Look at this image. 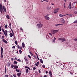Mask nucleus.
Masks as SVG:
<instances>
[{
  "label": "nucleus",
  "mask_w": 77,
  "mask_h": 77,
  "mask_svg": "<svg viewBox=\"0 0 77 77\" xmlns=\"http://www.w3.org/2000/svg\"><path fill=\"white\" fill-rule=\"evenodd\" d=\"M2 30L3 32V33L5 35V36H8V31H7V30H5L3 29H2Z\"/></svg>",
  "instance_id": "1"
},
{
  "label": "nucleus",
  "mask_w": 77,
  "mask_h": 77,
  "mask_svg": "<svg viewBox=\"0 0 77 77\" xmlns=\"http://www.w3.org/2000/svg\"><path fill=\"white\" fill-rule=\"evenodd\" d=\"M59 32V30H53L52 32L51 33H52V34H55L56 33H57V32Z\"/></svg>",
  "instance_id": "2"
},
{
  "label": "nucleus",
  "mask_w": 77,
  "mask_h": 77,
  "mask_svg": "<svg viewBox=\"0 0 77 77\" xmlns=\"http://www.w3.org/2000/svg\"><path fill=\"white\" fill-rule=\"evenodd\" d=\"M37 25L38 26V27L39 29H40V28H41L42 27V26H43V24L39 23L37 24Z\"/></svg>",
  "instance_id": "3"
},
{
  "label": "nucleus",
  "mask_w": 77,
  "mask_h": 77,
  "mask_svg": "<svg viewBox=\"0 0 77 77\" xmlns=\"http://www.w3.org/2000/svg\"><path fill=\"white\" fill-rule=\"evenodd\" d=\"M59 8H58L56 9H55L54 11V14H56L57 12L58 11H59Z\"/></svg>",
  "instance_id": "4"
},
{
  "label": "nucleus",
  "mask_w": 77,
  "mask_h": 77,
  "mask_svg": "<svg viewBox=\"0 0 77 77\" xmlns=\"http://www.w3.org/2000/svg\"><path fill=\"white\" fill-rule=\"evenodd\" d=\"M58 40H60V41H61L62 42H64L66 41V39L65 38H59L58 39Z\"/></svg>",
  "instance_id": "5"
},
{
  "label": "nucleus",
  "mask_w": 77,
  "mask_h": 77,
  "mask_svg": "<svg viewBox=\"0 0 77 77\" xmlns=\"http://www.w3.org/2000/svg\"><path fill=\"white\" fill-rule=\"evenodd\" d=\"M48 17V14H47L46 16H45V18L47 20H50V17Z\"/></svg>",
  "instance_id": "6"
},
{
  "label": "nucleus",
  "mask_w": 77,
  "mask_h": 77,
  "mask_svg": "<svg viewBox=\"0 0 77 77\" xmlns=\"http://www.w3.org/2000/svg\"><path fill=\"white\" fill-rule=\"evenodd\" d=\"M61 20L62 22V23H63V24H65V20H64V19L63 18H62L61 19Z\"/></svg>",
  "instance_id": "7"
},
{
  "label": "nucleus",
  "mask_w": 77,
  "mask_h": 77,
  "mask_svg": "<svg viewBox=\"0 0 77 77\" xmlns=\"http://www.w3.org/2000/svg\"><path fill=\"white\" fill-rule=\"evenodd\" d=\"M2 41L4 42H5V43L6 44H8V42H7V41H6V40L5 39H3L2 40Z\"/></svg>",
  "instance_id": "8"
},
{
  "label": "nucleus",
  "mask_w": 77,
  "mask_h": 77,
  "mask_svg": "<svg viewBox=\"0 0 77 77\" xmlns=\"http://www.w3.org/2000/svg\"><path fill=\"white\" fill-rule=\"evenodd\" d=\"M39 62H38L37 63H35V64L36 66H38V65H39Z\"/></svg>",
  "instance_id": "9"
},
{
  "label": "nucleus",
  "mask_w": 77,
  "mask_h": 77,
  "mask_svg": "<svg viewBox=\"0 0 77 77\" xmlns=\"http://www.w3.org/2000/svg\"><path fill=\"white\" fill-rule=\"evenodd\" d=\"M9 35H10V37H11V38H12V37L13 36V34H12V33H11Z\"/></svg>",
  "instance_id": "10"
},
{
  "label": "nucleus",
  "mask_w": 77,
  "mask_h": 77,
  "mask_svg": "<svg viewBox=\"0 0 77 77\" xmlns=\"http://www.w3.org/2000/svg\"><path fill=\"white\" fill-rule=\"evenodd\" d=\"M65 15H63L62 14H59V16H60V17H65Z\"/></svg>",
  "instance_id": "11"
},
{
  "label": "nucleus",
  "mask_w": 77,
  "mask_h": 77,
  "mask_svg": "<svg viewBox=\"0 0 77 77\" xmlns=\"http://www.w3.org/2000/svg\"><path fill=\"white\" fill-rule=\"evenodd\" d=\"M3 8L4 12H6V8H5V7L4 6H3Z\"/></svg>",
  "instance_id": "12"
},
{
  "label": "nucleus",
  "mask_w": 77,
  "mask_h": 77,
  "mask_svg": "<svg viewBox=\"0 0 77 77\" xmlns=\"http://www.w3.org/2000/svg\"><path fill=\"white\" fill-rule=\"evenodd\" d=\"M22 47H23L24 48L25 47V45L24 44V43H22Z\"/></svg>",
  "instance_id": "13"
},
{
  "label": "nucleus",
  "mask_w": 77,
  "mask_h": 77,
  "mask_svg": "<svg viewBox=\"0 0 77 77\" xmlns=\"http://www.w3.org/2000/svg\"><path fill=\"white\" fill-rule=\"evenodd\" d=\"M56 38L55 37H54V40H53V43H54L56 41Z\"/></svg>",
  "instance_id": "14"
},
{
  "label": "nucleus",
  "mask_w": 77,
  "mask_h": 77,
  "mask_svg": "<svg viewBox=\"0 0 77 77\" xmlns=\"http://www.w3.org/2000/svg\"><path fill=\"white\" fill-rule=\"evenodd\" d=\"M49 72L50 77H51L52 76V73H51V71H50Z\"/></svg>",
  "instance_id": "15"
},
{
  "label": "nucleus",
  "mask_w": 77,
  "mask_h": 77,
  "mask_svg": "<svg viewBox=\"0 0 77 77\" xmlns=\"http://www.w3.org/2000/svg\"><path fill=\"white\" fill-rule=\"evenodd\" d=\"M14 69H17V68H18V66H14Z\"/></svg>",
  "instance_id": "16"
},
{
  "label": "nucleus",
  "mask_w": 77,
  "mask_h": 77,
  "mask_svg": "<svg viewBox=\"0 0 77 77\" xmlns=\"http://www.w3.org/2000/svg\"><path fill=\"white\" fill-rule=\"evenodd\" d=\"M25 68H27V69H29V70H30V67H28L27 66H25Z\"/></svg>",
  "instance_id": "17"
},
{
  "label": "nucleus",
  "mask_w": 77,
  "mask_h": 77,
  "mask_svg": "<svg viewBox=\"0 0 77 77\" xmlns=\"http://www.w3.org/2000/svg\"><path fill=\"white\" fill-rule=\"evenodd\" d=\"M24 59L25 60H26V61H29V59H28V58L25 57Z\"/></svg>",
  "instance_id": "18"
},
{
  "label": "nucleus",
  "mask_w": 77,
  "mask_h": 77,
  "mask_svg": "<svg viewBox=\"0 0 77 77\" xmlns=\"http://www.w3.org/2000/svg\"><path fill=\"white\" fill-rule=\"evenodd\" d=\"M8 66H11V63L8 62Z\"/></svg>",
  "instance_id": "19"
},
{
  "label": "nucleus",
  "mask_w": 77,
  "mask_h": 77,
  "mask_svg": "<svg viewBox=\"0 0 77 77\" xmlns=\"http://www.w3.org/2000/svg\"><path fill=\"white\" fill-rule=\"evenodd\" d=\"M1 53H3V48H2V47H1Z\"/></svg>",
  "instance_id": "20"
},
{
  "label": "nucleus",
  "mask_w": 77,
  "mask_h": 77,
  "mask_svg": "<svg viewBox=\"0 0 77 77\" xmlns=\"http://www.w3.org/2000/svg\"><path fill=\"white\" fill-rule=\"evenodd\" d=\"M21 73H18L17 74V75H18V76H20V75H21Z\"/></svg>",
  "instance_id": "21"
},
{
  "label": "nucleus",
  "mask_w": 77,
  "mask_h": 77,
  "mask_svg": "<svg viewBox=\"0 0 77 77\" xmlns=\"http://www.w3.org/2000/svg\"><path fill=\"white\" fill-rule=\"evenodd\" d=\"M6 17L8 19H10V17H9V15H7L6 16Z\"/></svg>",
  "instance_id": "22"
},
{
  "label": "nucleus",
  "mask_w": 77,
  "mask_h": 77,
  "mask_svg": "<svg viewBox=\"0 0 77 77\" xmlns=\"http://www.w3.org/2000/svg\"><path fill=\"white\" fill-rule=\"evenodd\" d=\"M68 8H69V9H71V5H69L68 6Z\"/></svg>",
  "instance_id": "23"
},
{
  "label": "nucleus",
  "mask_w": 77,
  "mask_h": 77,
  "mask_svg": "<svg viewBox=\"0 0 77 77\" xmlns=\"http://www.w3.org/2000/svg\"><path fill=\"white\" fill-rule=\"evenodd\" d=\"M26 73H27L29 72V69H26Z\"/></svg>",
  "instance_id": "24"
},
{
  "label": "nucleus",
  "mask_w": 77,
  "mask_h": 77,
  "mask_svg": "<svg viewBox=\"0 0 77 77\" xmlns=\"http://www.w3.org/2000/svg\"><path fill=\"white\" fill-rule=\"evenodd\" d=\"M1 39H4L5 38V36H4V35L2 36V37H1Z\"/></svg>",
  "instance_id": "25"
},
{
  "label": "nucleus",
  "mask_w": 77,
  "mask_h": 77,
  "mask_svg": "<svg viewBox=\"0 0 77 77\" xmlns=\"http://www.w3.org/2000/svg\"><path fill=\"white\" fill-rule=\"evenodd\" d=\"M11 68H14V65L12 64L11 66Z\"/></svg>",
  "instance_id": "26"
},
{
  "label": "nucleus",
  "mask_w": 77,
  "mask_h": 77,
  "mask_svg": "<svg viewBox=\"0 0 77 77\" xmlns=\"http://www.w3.org/2000/svg\"><path fill=\"white\" fill-rule=\"evenodd\" d=\"M17 62L16 61H14V64H17Z\"/></svg>",
  "instance_id": "27"
},
{
  "label": "nucleus",
  "mask_w": 77,
  "mask_h": 77,
  "mask_svg": "<svg viewBox=\"0 0 77 77\" xmlns=\"http://www.w3.org/2000/svg\"><path fill=\"white\" fill-rule=\"evenodd\" d=\"M0 11L2 10L3 11V7H0Z\"/></svg>",
  "instance_id": "28"
},
{
  "label": "nucleus",
  "mask_w": 77,
  "mask_h": 77,
  "mask_svg": "<svg viewBox=\"0 0 77 77\" xmlns=\"http://www.w3.org/2000/svg\"><path fill=\"white\" fill-rule=\"evenodd\" d=\"M40 62L42 63H43V61H42V59H40Z\"/></svg>",
  "instance_id": "29"
},
{
  "label": "nucleus",
  "mask_w": 77,
  "mask_h": 77,
  "mask_svg": "<svg viewBox=\"0 0 77 77\" xmlns=\"http://www.w3.org/2000/svg\"><path fill=\"white\" fill-rule=\"evenodd\" d=\"M17 41H15V44H16V45H17V46H18V44H17Z\"/></svg>",
  "instance_id": "30"
},
{
  "label": "nucleus",
  "mask_w": 77,
  "mask_h": 77,
  "mask_svg": "<svg viewBox=\"0 0 77 77\" xmlns=\"http://www.w3.org/2000/svg\"><path fill=\"white\" fill-rule=\"evenodd\" d=\"M19 51L20 54L22 53V51L21 50H19Z\"/></svg>",
  "instance_id": "31"
},
{
  "label": "nucleus",
  "mask_w": 77,
  "mask_h": 77,
  "mask_svg": "<svg viewBox=\"0 0 77 77\" xmlns=\"http://www.w3.org/2000/svg\"><path fill=\"white\" fill-rule=\"evenodd\" d=\"M10 29H11V30L12 31V33H13V34H14V32H13V30H12V28H11H11H10Z\"/></svg>",
  "instance_id": "32"
},
{
  "label": "nucleus",
  "mask_w": 77,
  "mask_h": 77,
  "mask_svg": "<svg viewBox=\"0 0 77 77\" xmlns=\"http://www.w3.org/2000/svg\"><path fill=\"white\" fill-rule=\"evenodd\" d=\"M7 27H8V25L6 24L5 26V28L7 29Z\"/></svg>",
  "instance_id": "33"
},
{
  "label": "nucleus",
  "mask_w": 77,
  "mask_h": 77,
  "mask_svg": "<svg viewBox=\"0 0 77 77\" xmlns=\"http://www.w3.org/2000/svg\"><path fill=\"white\" fill-rule=\"evenodd\" d=\"M5 71L6 74V67H5Z\"/></svg>",
  "instance_id": "34"
},
{
  "label": "nucleus",
  "mask_w": 77,
  "mask_h": 77,
  "mask_svg": "<svg viewBox=\"0 0 77 77\" xmlns=\"http://www.w3.org/2000/svg\"><path fill=\"white\" fill-rule=\"evenodd\" d=\"M74 23H77V20L75 21L74 22Z\"/></svg>",
  "instance_id": "35"
},
{
  "label": "nucleus",
  "mask_w": 77,
  "mask_h": 77,
  "mask_svg": "<svg viewBox=\"0 0 77 77\" xmlns=\"http://www.w3.org/2000/svg\"><path fill=\"white\" fill-rule=\"evenodd\" d=\"M43 1L47 2H48V0H43Z\"/></svg>",
  "instance_id": "36"
},
{
  "label": "nucleus",
  "mask_w": 77,
  "mask_h": 77,
  "mask_svg": "<svg viewBox=\"0 0 77 77\" xmlns=\"http://www.w3.org/2000/svg\"><path fill=\"white\" fill-rule=\"evenodd\" d=\"M1 58H3V53H1Z\"/></svg>",
  "instance_id": "37"
},
{
  "label": "nucleus",
  "mask_w": 77,
  "mask_h": 77,
  "mask_svg": "<svg viewBox=\"0 0 77 77\" xmlns=\"http://www.w3.org/2000/svg\"><path fill=\"white\" fill-rule=\"evenodd\" d=\"M2 26H1L0 27V32H1V31H2Z\"/></svg>",
  "instance_id": "38"
},
{
  "label": "nucleus",
  "mask_w": 77,
  "mask_h": 77,
  "mask_svg": "<svg viewBox=\"0 0 77 77\" xmlns=\"http://www.w3.org/2000/svg\"><path fill=\"white\" fill-rule=\"evenodd\" d=\"M36 69V67H33V71H35V70Z\"/></svg>",
  "instance_id": "39"
},
{
  "label": "nucleus",
  "mask_w": 77,
  "mask_h": 77,
  "mask_svg": "<svg viewBox=\"0 0 77 77\" xmlns=\"http://www.w3.org/2000/svg\"><path fill=\"white\" fill-rule=\"evenodd\" d=\"M16 71H17V72H19V70L17 69H16Z\"/></svg>",
  "instance_id": "40"
},
{
  "label": "nucleus",
  "mask_w": 77,
  "mask_h": 77,
  "mask_svg": "<svg viewBox=\"0 0 77 77\" xmlns=\"http://www.w3.org/2000/svg\"><path fill=\"white\" fill-rule=\"evenodd\" d=\"M42 67L43 68H45V65H42Z\"/></svg>",
  "instance_id": "41"
},
{
  "label": "nucleus",
  "mask_w": 77,
  "mask_h": 77,
  "mask_svg": "<svg viewBox=\"0 0 77 77\" xmlns=\"http://www.w3.org/2000/svg\"><path fill=\"white\" fill-rule=\"evenodd\" d=\"M9 26H10V28H11V23H10Z\"/></svg>",
  "instance_id": "42"
},
{
  "label": "nucleus",
  "mask_w": 77,
  "mask_h": 77,
  "mask_svg": "<svg viewBox=\"0 0 77 77\" xmlns=\"http://www.w3.org/2000/svg\"><path fill=\"white\" fill-rule=\"evenodd\" d=\"M5 77H8V75H6L5 76Z\"/></svg>",
  "instance_id": "43"
},
{
  "label": "nucleus",
  "mask_w": 77,
  "mask_h": 77,
  "mask_svg": "<svg viewBox=\"0 0 77 77\" xmlns=\"http://www.w3.org/2000/svg\"><path fill=\"white\" fill-rule=\"evenodd\" d=\"M28 56L29 59H31V57H30V56L29 55H28Z\"/></svg>",
  "instance_id": "44"
},
{
  "label": "nucleus",
  "mask_w": 77,
  "mask_h": 77,
  "mask_svg": "<svg viewBox=\"0 0 77 77\" xmlns=\"http://www.w3.org/2000/svg\"><path fill=\"white\" fill-rule=\"evenodd\" d=\"M29 53L31 55H33V54L31 52H29Z\"/></svg>",
  "instance_id": "45"
},
{
  "label": "nucleus",
  "mask_w": 77,
  "mask_h": 77,
  "mask_svg": "<svg viewBox=\"0 0 77 77\" xmlns=\"http://www.w3.org/2000/svg\"><path fill=\"white\" fill-rule=\"evenodd\" d=\"M47 9H48V10H50V7H48Z\"/></svg>",
  "instance_id": "46"
},
{
  "label": "nucleus",
  "mask_w": 77,
  "mask_h": 77,
  "mask_svg": "<svg viewBox=\"0 0 77 77\" xmlns=\"http://www.w3.org/2000/svg\"><path fill=\"white\" fill-rule=\"evenodd\" d=\"M58 26H59V24L55 25V26H56V27Z\"/></svg>",
  "instance_id": "47"
},
{
  "label": "nucleus",
  "mask_w": 77,
  "mask_h": 77,
  "mask_svg": "<svg viewBox=\"0 0 77 77\" xmlns=\"http://www.w3.org/2000/svg\"><path fill=\"white\" fill-rule=\"evenodd\" d=\"M13 76H14V77H16L17 75H15V74H14L13 75Z\"/></svg>",
  "instance_id": "48"
},
{
  "label": "nucleus",
  "mask_w": 77,
  "mask_h": 77,
  "mask_svg": "<svg viewBox=\"0 0 77 77\" xmlns=\"http://www.w3.org/2000/svg\"><path fill=\"white\" fill-rule=\"evenodd\" d=\"M17 60V58L16 57L14 59V60Z\"/></svg>",
  "instance_id": "49"
},
{
  "label": "nucleus",
  "mask_w": 77,
  "mask_h": 77,
  "mask_svg": "<svg viewBox=\"0 0 77 77\" xmlns=\"http://www.w3.org/2000/svg\"><path fill=\"white\" fill-rule=\"evenodd\" d=\"M49 35H51V36H52V34H51V33H49Z\"/></svg>",
  "instance_id": "50"
},
{
  "label": "nucleus",
  "mask_w": 77,
  "mask_h": 77,
  "mask_svg": "<svg viewBox=\"0 0 77 77\" xmlns=\"http://www.w3.org/2000/svg\"><path fill=\"white\" fill-rule=\"evenodd\" d=\"M17 48H18L19 49H20V45H18V46H17Z\"/></svg>",
  "instance_id": "51"
},
{
  "label": "nucleus",
  "mask_w": 77,
  "mask_h": 77,
  "mask_svg": "<svg viewBox=\"0 0 77 77\" xmlns=\"http://www.w3.org/2000/svg\"><path fill=\"white\" fill-rule=\"evenodd\" d=\"M65 2V3L64 4V6H65V3H66V0H64Z\"/></svg>",
  "instance_id": "52"
},
{
  "label": "nucleus",
  "mask_w": 77,
  "mask_h": 77,
  "mask_svg": "<svg viewBox=\"0 0 77 77\" xmlns=\"http://www.w3.org/2000/svg\"><path fill=\"white\" fill-rule=\"evenodd\" d=\"M15 48V46H13L12 47V48Z\"/></svg>",
  "instance_id": "53"
},
{
  "label": "nucleus",
  "mask_w": 77,
  "mask_h": 77,
  "mask_svg": "<svg viewBox=\"0 0 77 77\" xmlns=\"http://www.w3.org/2000/svg\"><path fill=\"white\" fill-rule=\"evenodd\" d=\"M17 61H18L19 62H21V60H20L18 59L17 60Z\"/></svg>",
  "instance_id": "54"
},
{
  "label": "nucleus",
  "mask_w": 77,
  "mask_h": 77,
  "mask_svg": "<svg viewBox=\"0 0 77 77\" xmlns=\"http://www.w3.org/2000/svg\"><path fill=\"white\" fill-rule=\"evenodd\" d=\"M74 41H77V38H75V39H74Z\"/></svg>",
  "instance_id": "55"
},
{
  "label": "nucleus",
  "mask_w": 77,
  "mask_h": 77,
  "mask_svg": "<svg viewBox=\"0 0 77 77\" xmlns=\"http://www.w3.org/2000/svg\"><path fill=\"white\" fill-rule=\"evenodd\" d=\"M0 8H3V6L2 5H0Z\"/></svg>",
  "instance_id": "56"
},
{
  "label": "nucleus",
  "mask_w": 77,
  "mask_h": 77,
  "mask_svg": "<svg viewBox=\"0 0 77 77\" xmlns=\"http://www.w3.org/2000/svg\"><path fill=\"white\" fill-rule=\"evenodd\" d=\"M37 23H41V22L37 21Z\"/></svg>",
  "instance_id": "57"
},
{
  "label": "nucleus",
  "mask_w": 77,
  "mask_h": 77,
  "mask_svg": "<svg viewBox=\"0 0 77 77\" xmlns=\"http://www.w3.org/2000/svg\"><path fill=\"white\" fill-rule=\"evenodd\" d=\"M74 13V14H77V11H75Z\"/></svg>",
  "instance_id": "58"
},
{
  "label": "nucleus",
  "mask_w": 77,
  "mask_h": 77,
  "mask_svg": "<svg viewBox=\"0 0 77 77\" xmlns=\"http://www.w3.org/2000/svg\"><path fill=\"white\" fill-rule=\"evenodd\" d=\"M20 50H22V47H20Z\"/></svg>",
  "instance_id": "59"
},
{
  "label": "nucleus",
  "mask_w": 77,
  "mask_h": 77,
  "mask_svg": "<svg viewBox=\"0 0 77 77\" xmlns=\"http://www.w3.org/2000/svg\"><path fill=\"white\" fill-rule=\"evenodd\" d=\"M20 29L21 30H22V31H23V28H20Z\"/></svg>",
  "instance_id": "60"
},
{
  "label": "nucleus",
  "mask_w": 77,
  "mask_h": 77,
  "mask_svg": "<svg viewBox=\"0 0 77 77\" xmlns=\"http://www.w3.org/2000/svg\"><path fill=\"white\" fill-rule=\"evenodd\" d=\"M38 71H39V73H41V72L40 70H38Z\"/></svg>",
  "instance_id": "61"
},
{
  "label": "nucleus",
  "mask_w": 77,
  "mask_h": 77,
  "mask_svg": "<svg viewBox=\"0 0 77 77\" xmlns=\"http://www.w3.org/2000/svg\"><path fill=\"white\" fill-rule=\"evenodd\" d=\"M11 59L12 60H14V58H11Z\"/></svg>",
  "instance_id": "62"
},
{
  "label": "nucleus",
  "mask_w": 77,
  "mask_h": 77,
  "mask_svg": "<svg viewBox=\"0 0 77 77\" xmlns=\"http://www.w3.org/2000/svg\"><path fill=\"white\" fill-rule=\"evenodd\" d=\"M45 73H46V74H47V73H48V71H46Z\"/></svg>",
  "instance_id": "63"
},
{
  "label": "nucleus",
  "mask_w": 77,
  "mask_h": 77,
  "mask_svg": "<svg viewBox=\"0 0 77 77\" xmlns=\"http://www.w3.org/2000/svg\"><path fill=\"white\" fill-rule=\"evenodd\" d=\"M44 77H47V75H45L44 76Z\"/></svg>",
  "instance_id": "64"
}]
</instances>
